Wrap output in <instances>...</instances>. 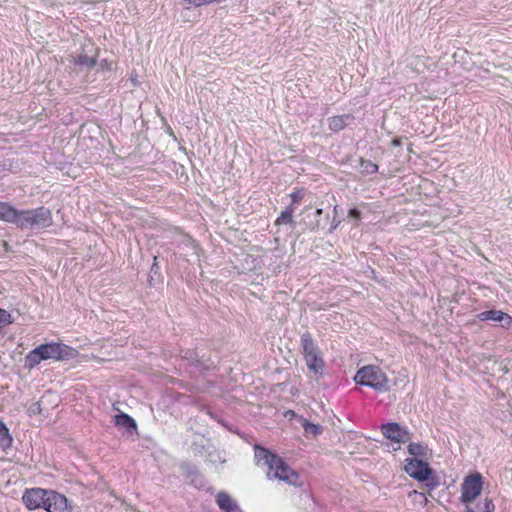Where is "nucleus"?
<instances>
[{
    "label": "nucleus",
    "instance_id": "nucleus-1",
    "mask_svg": "<svg viewBox=\"0 0 512 512\" xmlns=\"http://www.w3.org/2000/svg\"><path fill=\"white\" fill-rule=\"evenodd\" d=\"M0 220L21 230L40 231L53 225V216L49 208L40 206L35 209L19 210L7 202H0Z\"/></svg>",
    "mask_w": 512,
    "mask_h": 512
},
{
    "label": "nucleus",
    "instance_id": "nucleus-2",
    "mask_svg": "<svg viewBox=\"0 0 512 512\" xmlns=\"http://www.w3.org/2000/svg\"><path fill=\"white\" fill-rule=\"evenodd\" d=\"M22 503L32 511L44 509L47 512H71L72 506L61 493L40 487L27 488L22 495Z\"/></svg>",
    "mask_w": 512,
    "mask_h": 512
},
{
    "label": "nucleus",
    "instance_id": "nucleus-3",
    "mask_svg": "<svg viewBox=\"0 0 512 512\" xmlns=\"http://www.w3.org/2000/svg\"><path fill=\"white\" fill-rule=\"evenodd\" d=\"M255 461L258 466L268 468V479H278L295 487H301L303 485L298 473L292 470L281 457L273 454L268 449L256 446Z\"/></svg>",
    "mask_w": 512,
    "mask_h": 512
},
{
    "label": "nucleus",
    "instance_id": "nucleus-4",
    "mask_svg": "<svg viewBox=\"0 0 512 512\" xmlns=\"http://www.w3.org/2000/svg\"><path fill=\"white\" fill-rule=\"evenodd\" d=\"M76 350L68 345L60 343H45L32 351L25 357V367L32 369L37 366L41 361L53 360H68L74 357Z\"/></svg>",
    "mask_w": 512,
    "mask_h": 512
},
{
    "label": "nucleus",
    "instance_id": "nucleus-5",
    "mask_svg": "<svg viewBox=\"0 0 512 512\" xmlns=\"http://www.w3.org/2000/svg\"><path fill=\"white\" fill-rule=\"evenodd\" d=\"M354 380L357 384L370 387L378 392H386L390 388L387 375L379 366L375 365L361 367L356 372Z\"/></svg>",
    "mask_w": 512,
    "mask_h": 512
},
{
    "label": "nucleus",
    "instance_id": "nucleus-6",
    "mask_svg": "<svg viewBox=\"0 0 512 512\" xmlns=\"http://www.w3.org/2000/svg\"><path fill=\"white\" fill-rule=\"evenodd\" d=\"M482 490V477L480 474L469 475L461 486V500L463 503H471Z\"/></svg>",
    "mask_w": 512,
    "mask_h": 512
},
{
    "label": "nucleus",
    "instance_id": "nucleus-7",
    "mask_svg": "<svg viewBox=\"0 0 512 512\" xmlns=\"http://www.w3.org/2000/svg\"><path fill=\"white\" fill-rule=\"evenodd\" d=\"M404 469L410 477L421 482L429 478V474L433 472L426 461L417 458L407 460Z\"/></svg>",
    "mask_w": 512,
    "mask_h": 512
},
{
    "label": "nucleus",
    "instance_id": "nucleus-8",
    "mask_svg": "<svg viewBox=\"0 0 512 512\" xmlns=\"http://www.w3.org/2000/svg\"><path fill=\"white\" fill-rule=\"evenodd\" d=\"M381 432L387 439L398 444L410 440L409 431L395 422L382 424Z\"/></svg>",
    "mask_w": 512,
    "mask_h": 512
},
{
    "label": "nucleus",
    "instance_id": "nucleus-9",
    "mask_svg": "<svg viewBox=\"0 0 512 512\" xmlns=\"http://www.w3.org/2000/svg\"><path fill=\"white\" fill-rule=\"evenodd\" d=\"M480 321H495L501 323V326L508 328L512 323V317L501 310H486L477 315Z\"/></svg>",
    "mask_w": 512,
    "mask_h": 512
},
{
    "label": "nucleus",
    "instance_id": "nucleus-10",
    "mask_svg": "<svg viewBox=\"0 0 512 512\" xmlns=\"http://www.w3.org/2000/svg\"><path fill=\"white\" fill-rule=\"evenodd\" d=\"M216 503L223 512H242L237 502L224 491L217 493Z\"/></svg>",
    "mask_w": 512,
    "mask_h": 512
},
{
    "label": "nucleus",
    "instance_id": "nucleus-11",
    "mask_svg": "<svg viewBox=\"0 0 512 512\" xmlns=\"http://www.w3.org/2000/svg\"><path fill=\"white\" fill-rule=\"evenodd\" d=\"M304 360L309 371L312 372L317 378L323 375L325 362L321 353L305 356Z\"/></svg>",
    "mask_w": 512,
    "mask_h": 512
},
{
    "label": "nucleus",
    "instance_id": "nucleus-12",
    "mask_svg": "<svg viewBox=\"0 0 512 512\" xmlns=\"http://www.w3.org/2000/svg\"><path fill=\"white\" fill-rule=\"evenodd\" d=\"M352 114H343L328 118V127L332 132H339L354 121Z\"/></svg>",
    "mask_w": 512,
    "mask_h": 512
},
{
    "label": "nucleus",
    "instance_id": "nucleus-13",
    "mask_svg": "<svg viewBox=\"0 0 512 512\" xmlns=\"http://www.w3.org/2000/svg\"><path fill=\"white\" fill-rule=\"evenodd\" d=\"M301 348L304 357L321 353L309 332H304L301 335Z\"/></svg>",
    "mask_w": 512,
    "mask_h": 512
},
{
    "label": "nucleus",
    "instance_id": "nucleus-14",
    "mask_svg": "<svg viewBox=\"0 0 512 512\" xmlns=\"http://www.w3.org/2000/svg\"><path fill=\"white\" fill-rule=\"evenodd\" d=\"M115 425L124 428L129 434H132L137 430L135 420L125 413H120L115 416Z\"/></svg>",
    "mask_w": 512,
    "mask_h": 512
},
{
    "label": "nucleus",
    "instance_id": "nucleus-15",
    "mask_svg": "<svg viewBox=\"0 0 512 512\" xmlns=\"http://www.w3.org/2000/svg\"><path fill=\"white\" fill-rule=\"evenodd\" d=\"M13 438L5 423L0 419V448L9 449L12 446Z\"/></svg>",
    "mask_w": 512,
    "mask_h": 512
},
{
    "label": "nucleus",
    "instance_id": "nucleus-16",
    "mask_svg": "<svg viewBox=\"0 0 512 512\" xmlns=\"http://www.w3.org/2000/svg\"><path fill=\"white\" fill-rule=\"evenodd\" d=\"M191 364L201 369H209L210 364L208 361L199 357L198 353L193 351L186 352L184 356Z\"/></svg>",
    "mask_w": 512,
    "mask_h": 512
},
{
    "label": "nucleus",
    "instance_id": "nucleus-17",
    "mask_svg": "<svg viewBox=\"0 0 512 512\" xmlns=\"http://www.w3.org/2000/svg\"><path fill=\"white\" fill-rule=\"evenodd\" d=\"M73 63L75 66L92 68L96 66L97 61L96 58L93 56H88L87 54H80L76 58H74Z\"/></svg>",
    "mask_w": 512,
    "mask_h": 512
},
{
    "label": "nucleus",
    "instance_id": "nucleus-18",
    "mask_svg": "<svg viewBox=\"0 0 512 512\" xmlns=\"http://www.w3.org/2000/svg\"><path fill=\"white\" fill-rule=\"evenodd\" d=\"M300 422L307 435H312L315 437L322 433V427L320 425L311 423L305 418H301Z\"/></svg>",
    "mask_w": 512,
    "mask_h": 512
},
{
    "label": "nucleus",
    "instance_id": "nucleus-19",
    "mask_svg": "<svg viewBox=\"0 0 512 512\" xmlns=\"http://www.w3.org/2000/svg\"><path fill=\"white\" fill-rule=\"evenodd\" d=\"M495 505L491 499L485 498L483 502H479L476 505V510L470 507H467L466 512H494Z\"/></svg>",
    "mask_w": 512,
    "mask_h": 512
},
{
    "label": "nucleus",
    "instance_id": "nucleus-20",
    "mask_svg": "<svg viewBox=\"0 0 512 512\" xmlns=\"http://www.w3.org/2000/svg\"><path fill=\"white\" fill-rule=\"evenodd\" d=\"M378 171V165L370 160L361 159L360 172L364 175H372Z\"/></svg>",
    "mask_w": 512,
    "mask_h": 512
},
{
    "label": "nucleus",
    "instance_id": "nucleus-21",
    "mask_svg": "<svg viewBox=\"0 0 512 512\" xmlns=\"http://www.w3.org/2000/svg\"><path fill=\"white\" fill-rule=\"evenodd\" d=\"M427 451V446L421 443H410L408 445V452L414 456H425Z\"/></svg>",
    "mask_w": 512,
    "mask_h": 512
},
{
    "label": "nucleus",
    "instance_id": "nucleus-22",
    "mask_svg": "<svg viewBox=\"0 0 512 512\" xmlns=\"http://www.w3.org/2000/svg\"><path fill=\"white\" fill-rule=\"evenodd\" d=\"M293 223V215L289 212L283 210L279 217L276 219L275 224L276 225H287Z\"/></svg>",
    "mask_w": 512,
    "mask_h": 512
},
{
    "label": "nucleus",
    "instance_id": "nucleus-23",
    "mask_svg": "<svg viewBox=\"0 0 512 512\" xmlns=\"http://www.w3.org/2000/svg\"><path fill=\"white\" fill-rule=\"evenodd\" d=\"M426 487L429 491L436 489L440 485V478L432 474H429V478L426 480Z\"/></svg>",
    "mask_w": 512,
    "mask_h": 512
},
{
    "label": "nucleus",
    "instance_id": "nucleus-24",
    "mask_svg": "<svg viewBox=\"0 0 512 512\" xmlns=\"http://www.w3.org/2000/svg\"><path fill=\"white\" fill-rule=\"evenodd\" d=\"M12 323V316L6 310L0 308V328Z\"/></svg>",
    "mask_w": 512,
    "mask_h": 512
},
{
    "label": "nucleus",
    "instance_id": "nucleus-25",
    "mask_svg": "<svg viewBox=\"0 0 512 512\" xmlns=\"http://www.w3.org/2000/svg\"><path fill=\"white\" fill-rule=\"evenodd\" d=\"M290 197H291V201L293 203H297L298 204L303 199V191L302 190L293 191L290 194Z\"/></svg>",
    "mask_w": 512,
    "mask_h": 512
},
{
    "label": "nucleus",
    "instance_id": "nucleus-26",
    "mask_svg": "<svg viewBox=\"0 0 512 512\" xmlns=\"http://www.w3.org/2000/svg\"><path fill=\"white\" fill-rule=\"evenodd\" d=\"M96 66L99 70H111V63L106 59L101 60L99 63L96 64Z\"/></svg>",
    "mask_w": 512,
    "mask_h": 512
},
{
    "label": "nucleus",
    "instance_id": "nucleus-27",
    "mask_svg": "<svg viewBox=\"0 0 512 512\" xmlns=\"http://www.w3.org/2000/svg\"><path fill=\"white\" fill-rule=\"evenodd\" d=\"M30 412L33 413V414H36V413H40L41 412V405L39 402H35L33 403L30 408H29Z\"/></svg>",
    "mask_w": 512,
    "mask_h": 512
},
{
    "label": "nucleus",
    "instance_id": "nucleus-28",
    "mask_svg": "<svg viewBox=\"0 0 512 512\" xmlns=\"http://www.w3.org/2000/svg\"><path fill=\"white\" fill-rule=\"evenodd\" d=\"M349 216L355 219H359L361 216V212L356 208H352L349 210Z\"/></svg>",
    "mask_w": 512,
    "mask_h": 512
},
{
    "label": "nucleus",
    "instance_id": "nucleus-29",
    "mask_svg": "<svg viewBox=\"0 0 512 512\" xmlns=\"http://www.w3.org/2000/svg\"><path fill=\"white\" fill-rule=\"evenodd\" d=\"M296 205H297V203L291 202V204L288 207H286L285 211H287V212H289L290 214L293 215V213L296 210Z\"/></svg>",
    "mask_w": 512,
    "mask_h": 512
},
{
    "label": "nucleus",
    "instance_id": "nucleus-30",
    "mask_svg": "<svg viewBox=\"0 0 512 512\" xmlns=\"http://www.w3.org/2000/svg\"><path fill=\"white\" fill-rule=\"evenodd\" d=\"M391 144H392L393 146H395V147H398V146H400V145H401V139H400V138H398V137H395V138H393V139H392Z\"/></svg>",
    "mask_w": 512,
    "mask_h": 512
},
{
    "label": "nucleus",
    "instance_id": "nucleus-31",
    "mask_svg": "<svg viewBox=\"0 0 512 512\" xmlns=\"http://www.w3.org/2000/svg\"><path fill=\"white\" fill-rule=\"evenodd\" d=\"M340 221H337L335 218L333 219L332 221V226H331V230L335 229L338 227Z\"/></svg>",
    "mask_w": 512,
    "mask_h": 512
},
{
    "label": "nucleus",
    "instance_id": "nucleus-32",
    "mask_svg": "<svg viewBox=\"0 0 512 512\" xmlns=\"http://www.w3.org/2000/svg\"><path fill=\"white\" fill-rule=\"evenodd\" d=\"M322 212H323V210H322V209H320V208H319V209H317V210H316V216H317V217H318V216H320V215L322 214Z\"/></svg>",
    "mask_w": 512,
    "mask_h": 512
},
{
    "label": "nucleus",
    "instance_id": "nucleus-33",
    "mask_svg": "<svg viewBox=\"0 0 512 512\" xmlns=\"http://www.w3.org/2000/svg\"><path fill=\"white\" fill-rule=\"evenodd\" d=\"M155 269H157V264L156 263L153 264L152 271H154Z\"/></svg>",
    "mask_w": 512,
    "mask_h": 512
},
{
    "label": "nucleus",
    "instance_id": "nucleus-34",
    "mask_svg": "<svg viewBox=\"0 0 512 512\" xmlns=\"http://www.w3.org/2000/svg\"><path fill=\"white\" fill-rule=\"evenodd\" d=\"M316 226H317V227H319V226H320V221H319V220H317V221H316Z\"/></svg>",
    "mask_w": 512,
    "mask_h": 512
},
{
    "label": "nucleus",
    "instance_id": "nucleus-35",
    "mask_svg": "<svg viewBox=\"0 0 512 512\" xmlns=\"http://www.w3.org/2000/svg\"><path fill=\"white\" fill-rule=\"evenodd\" d=\"M334 212L337 213L338 212V209H337V206L334 207Z\"/></svg>",
    "mask_w": 512,
    "mask_h": 512
}]
</instances>
